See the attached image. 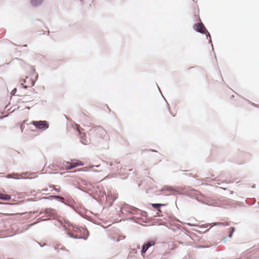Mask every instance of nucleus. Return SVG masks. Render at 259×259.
Listing matches in <instances>:
<instances>
[{
    "instance_id": "1",
    "label": "nucleus",
    "mask_w": 259,
    "mask_h": 259,
    "mask_svg": "<svg viewBox=\"0 0 259 259\" xmlns=\"http://www.w3.org/2000/svg\"><path fill=\"white\" fill-rule=\"evenodd\" d=\"M83 165V163L78 160H71V162L65 161L63 162V166L66 170L74 168L78 166H82Z\"/></svg>"
},
{
    "instance_id": "2",
    "label": "nucleus",
    "mask_w": 259,
    "mask_h": 259,
    "mask_svg": "<svg viewBox=\"0 0 259 259\" xmlns=\"http://www.w3.org/2000/svg\"><path fill=\"white\" fill-rule=\"evenodd\" d=\"M31 123L40 130H46L49 127V124L46 121H33Z\"/></svg>"
},
{
    "instance_id": "3",
    "label": "nucleus",
    "mask_w": 259,
    "mask_h": 259,
    "mask_svg": "<svg viewBox=\"0 0 259 259\" xmlns=\"http://www.w3.org/2000/svg\"><path fill=\"white\" fill-rule=\"evenodd\" d=\"M35 81L30 77L26 76L25 79L21 83V85L25 89L34 85Z\"/></svg>"
},
{
    "instance_id": "4",
    "label": "nucleus",
    "mask_w": 259,
    "mask_h": 259,
    "mask_svg": "<svg viewBox=\"0 0 259 259\" xmlns=\"http://www.w3.org/2000/svg\"><path fill=\"white\" fill-rule=\"evenodd\" d=\"M194 29L201 33H206L207 32L206 29L202 23H196L194 25Z\"/></svg>"
},
{
    "instance_id": "5",
    "label": "nucleus",
    "mask_w": 259,
    "mask_h": 259,
    "mask_svg": "<svg viewBox=\"0 0 259 259\" xmlns=\"http://www.w3.org/2000/svg\"><path fill=\"white\" fill-rule=\"evenodd\" d=\"M155 241L154 240L150 241L148 242L147 243L144 244L143 246V248L141 250L142 254H143L145 253L150 247L155 245Z\"/></svg>"
},
{
    "instance_id": "6",
    "label": "nucleus",
    "mask_w": 259,
    "mask_h": 259,
    "mask_svg": "<svg viewBox=\"0 0 259 259\" xmlns=\"http://www.w3.org/2000/svg\"><path fill=\"white\" fill-rule=\"evenodd\" d=\"M125 236L123 235H117L116 234H113L110 236V239L114 242H118L125 238Z\"/></svg>"
},
{
    "instance_id": "7",
    "label": "nucleus",
    "mask_w": 259,
    "mask_h": 259,
    "mask_svg": "<svg viewBox=\"0 0 259 259\" xmlns=\"http://www.w3.org/2000/svg\"><path fill=\"white\" fill-rule=\"evenodd\" d=\"M44 0H30V3L32 6H37L41 4Z\"/></svg>"
},
{
    "instance_id": "8",
    "label": "nucleus",
    "mask_w": 259,
    "mask_h": 259,
    "mask_svg": "<svg viewBox=\"0 0 259 259\" xmlns=\"http://www.w3.org/2000/svg\"><path fill=\"white\" fill-rule=\"evenodd\" d=\"M11 197L10 195L8 194H4L0 193V199L9 200L11 199Z\"/></svg>"
},
{
    "instance_id": "9",
    "label": "nucleus",
    "mask_w": 259,
    "mask_h": 259,
    "mask_svg": "<svg viewBox=\"0 0 259 259\" xmlns=\"http://www.w3.org/2000/svg\"><path fill=\"white\" fill-rule=\"evenodd\" d=\"M163 205H164V204H157V203L152 204V207L159 211H160V206H163Z\"/></svg>"
},
{
    "instance_id": "10",
    "label": "nucleus",
    "mask_w": 259,
    "mask_h": 259,
    "mask_svg": "<svg viewBox=\"0 0 259 259\" xmlns=\"http://www.w3.org/2000/svg\"><path fill=\"white\" fill-rule=\"evenodd\" d=\"M50 198H55L56 199H58L60 201H61V202H63L64 200V198L62 197V196H58V195H56V196H50Z\"/></svg>"
},
{
    "instance_id": "11",
    "label": "nucleus",
    "mask_w": 259,
    "mask_h": 259,
    "mask_svg": "<svg viewBox=\"0 0 259 259\" xmlns=\"http://www.w3.org/2000/svg\"><path fill=\"white\" fill-rule=\"evenodd\" d=\"M75 128L77 129L78 132L79 134H81L80 131L79 130V125L78 124H75Z\"/></svg>"
},
{
    "instance_id": "12",
    "label": "nucleus",
    "mask_w": 259,
    "mask_h": 259,
    "mask_svg": "<svg viewBox=\"0 0 259 259\" xmlns=\"http://www.w3.org/2000/svg\"><path fill=\"white\" fill-rule=\"evenodd\" d=\"M16 91V89H15L14 90H13L12 91V92H14V94H15Z\"/></svg>"
},
{
    "instance_id": "13",
    "label": "nucleus",
    "mask_w": 259,
    "mask_h": 259,
    "mask_svg": "<svg viewBox=\"0 0 259 259\" xmlns=\"http://www.w3.org/2000/svg\"><path fill=\"white\" fill-rule=\"evenodd\" d=\"M5 215H12L13 214H10V213H5L4 214Z\"/></svg>"
},
{
    "instance_id": "14",
    "label": "nucleus",
    "mask_w": 259,
    "mask_h": 259,
    "mask_svg": "<svg viewBox=\"0 0 259 259\" xmlns=\"http://www.w3.org/2000/svg\"><path fill=\"white\" fill-rule=\"evenodd\" d=\"M42 191H47V189H43L42 190Z\"/></svg>"
},
{
    "instance_id": "15",
    "label": "nucleus",
    "mask_w": 259,
    "mask_h": 259,
    "mask_svg": "<svg viewBox=\"0 0 259 259\" xmlns=\"http://www.w3.org/2000/svg\"><path fill=\"white\" fill-rule=\"evenodd\" d=\"M54 189H55L56 191H59V190L58 189H55V188H54Z\"/></svg>"
},
{
    "instance_id": "16",
    "label": "nucleus",
    "mask_w": 259,
    "mask_h": 259,
    "mask_svg": "<svg viewBox=\"0 0 259 259\" xmlns=\"http://www.w3.org/2000/svg\"><path fill=\"white\" fill-rule=\"evenodd\" d=\"M231 229H232L233 231L234 230V228H231Z\"/></svg>"
}]
</instances>
